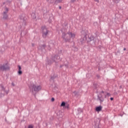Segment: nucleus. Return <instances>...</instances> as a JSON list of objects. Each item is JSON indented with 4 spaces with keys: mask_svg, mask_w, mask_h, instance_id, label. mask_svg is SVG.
<instances>
[{
    "mask_svg": "<svg viewBox=\"0 0 128 128\" xmlns=\"http://www.w3.org/2000/svg\"><path fill=\"white\" fill-rule=\"evenodd\" d=\"M86 40V36H84L83 38L80 39V42L82 44H84Z\"/></svg>",
    "mask_w": 128,
    "mask_h": 128,
    "instance_id": "9d476101",
    "label": "nucleus"
},
{
    "mask_svg": "<svg viewBox=\"0 0 128 128\" xmlns=\"http://www.w3.org/2000/svg\"><path fill=\"white\" fill-rule=\"evenodd\" d=\"M20 20H21L20 21V24H22V26H26V18L24 17V16H20Z\"/></svg>",
    "mask_w": 128,
    "mask_h": 128,
    "instance_id": "6e6552de",
    "label": "nucleus"
},
{
    "mask_svg": "<svg viewBox=\"0 0 128 128\" xmlns=\"http://www.w3.org/2000/svg\"><path fill=\"white\" fill-rule=\"evenodd\" d=\"M102 106H99L96 108V112H100L102 110Z\"/></svg>",
    "mask_w": 128,
    "mask_h": 128,
    "instance_id": "ddd939ff",
    "label": "nucleus"
},
{
    "mask_svg": "<svg viewBox=\"0 0 128 128\" xmlns=\"http://www.w3.org/2000/svg\"><path fill=\"white\" fill-rule=\"evenodd\" d=\"M42 37L44 38H46V36H48V30L46 28V26H42Z\"/></svg>",
    "mask_w": 128,
    "mask_h": 128,
    "instance_id": "20e7f679",
    "label": "nucleus"
},
{
    "mask_svg": "<svg viewBox=\"0 0 128 128\" xmlns=\"http://www.w3.org/2000/svg\"><path fill=\"white\" fill-rule=\"evenodd\" d=\"M38 48V50H44V48H46V44H44L43 45L40 46Z\"/></svg>",
    "mask_w": 128,
    "mask_h": 128,
    "instance_id": "f8f14e48",
    "label": "nucleus"
},
{
    "mask_svg": "<svg viewBox=\"0 0 128 128\" xmlns=\"http://www.w3.org/2000/svg\"><path fill=\"white\" fill-rule=\"evenodd\" d=\"M10 68L8 64H5L2 65L0 66V70L1 72H6V70H9Z\"/></svg>",
    "mask_w": 128,
    "mask_h": 128,
    "instance_id": "7ed1b4c3",
    "label": "nucleus"
},
{
    "mask_svg": "<svg viewBox=\"0 0 128 128\" xmlns=\"http://www.w3.org/2000/svg\"><path fill=\"white\" fill-rule=\"evenodd\" d=\"M58 60H60V56L56 55L55 56L52 57V60H48L46 62V64H52L54 62H56Z\"/></svg>",
    "mask_w": 128,
    "mask_h": 128,
    "instance_id": "39448f33",
    "label": "nucleus"
},
{
    "mask_svg": "<svg viewBox=\"0 0 128 128\" xmlns=\"http://www.w3.org/2000/svg\"><path fill=\"white\" fill-rule=\"evenodd\" d=\"M104 91H102L100 92L98 96V100H100V104L104 102Z\"/></svg>",
    "mask_w": 128,
    "mask_h": 128,
    "instance_id": "423d86ee",
    "label": "nucleus"
},
{
    "mask_svg": "<svg viewBox=\"0 0 128 128\" xmlns=\"http://www.w3.org/2000/svg\"><path fill=\"white\" fill-rule=\"evenodd\" d=\"M74 94L76 95L78 94V92H74Z\"/></svg>",
    "mask_w": 128,
    "mask_h": 128,
    "instance_id": "393cba45",
    "label": "nucleus"
},
{
    "mask_svg": "<svg viewBox=\"0 0 128 128\" xmlns=\"http://www.w3.org/2000/svg\"><path fill=\"white\" fill-rule=\"evenodd\" d=\"M32 18H36V14L34 13H32Z\"/></svg>",
    "mask_w": 128,
    "mask_h": 128,
    "instance_id": "4be33fe9",
    "label": "nucleus"
},
{
    "mask_svg": "<svg viewBox=\"0 0 128 128\" xmlns=\"http://www.w3.org/2000/svg\"><path fill=\"white\" fill-rule=\"evenodd\" d=\"M124 50H126V48H124Z\"/></svg>",
    "mask_w": 128,
    "mask_h": 128,
    "instance_id": "2f4dec72",
    "label": "nucleus"
},
{
    "mask_svg": "<svg viewBox=\"0 0 128 128\" xmlns=\"http://www.w3.org/2000/svg\"><path fill=\"white\" fill-rule=\"evenodd\" d=\"M29 88H32V92H38L40 90H42V86H36L34 84H32Z\"/></svg>",
    "mask_w": 128,
    "mask_h": 128,
    "instance_id": "f03ea898",
    "label": "nucleus"
},
{
    "mask_svg": "<svg viewBox=\"0 0 128 128\" xmlns=\"http://www.w3.org/2000/svg\"><path fill=\"white\" fill-rule=\"evenodd\" d=\"M95 2H99V0H94Z\"/></svg>",
    "mask_w": 128,
    "mask_h": 128,
    "instance_id": "cd10ccee",
    "label": "nucleus"
},
{
    "mask_svg": "<svg viewBox=\"0 0 128 128\" xmlns=\"http://www.w3.org/2000/svg\"><path fill=\"white\" fill-rule=\"evenodd\" d=\"M65 108H70V106H69L68 105H65Z\"/></svg>",
    "mask_w": 128,
    "mask_h": 128,
    "instance_id": "5701e85b",
    "label": "nucleus"
},
{
    "mask_svg": "<svg viewBox=\"0 0 128 128\" xmlns=\"http://www.w3.org/2000/svg\"><path fill=\"white\" fill-rule=\"evenodd\" d=\"M48 2H50V4L54 3V0H46Z\"/></svg>",
    "mask_w": 128,
    "mask_h": 128,
    "instance_id": "aec40b11",
    "label": "nucleus"
},
{
    "mask_svg": "<svg viewBox=\"0 0 128 128\" xmlns=\"http://www.w3.org/2000/svg\"><path fill=\"white\" fill-rule=\"evenodd\" d=\"M100 122V119L98 118L95 119L93 123V126H94V128H99Z\"/></svg>",
    "mask_w": 128,
    "mask_h": 128,
    "instance_id": "0eeeda50",
    "label": "nucleus"
},
{
    "mask_svg": "<svg viewBox=\"0 0 128 128\" xmlns=\"http://www.w3.org/2000/svg\"><path fill=\"white\" fill-rule=\"evenodd\" d=\"M62 30V32H63V31H64V30Z\"/></svg>",
    "mask_w": 128,
    "mask_h": 128,
    "instance_id": "473e14b6",
    "label": "nucleus"
},
{
    "mask_svg": "<svg viewBox=\"0 0 128 128\" xmlns=\"http://www.w3.org/2000/svg\"><path fill=\"white\" fill-rule=\"evenodd\" d=\"M66 102H62V103L61 104V105H60V106H66Z\"/></svg>",
    "mask_w": 128,
    "mask_h": 128,
    "instance_id": "412c9836",
    "label": "nucleus"
},
{
    "mask_svg": "<svg viewBox=\"0 0 128 128\" xmlns=\"http://www.w3.org/2000/svg\"><path fill=\"white\" fill-rule=\"evenodd\" d=\"M58 78V75L54 74L53 76H51V80H54V78Z\"/></svg>",
    "mask_w": 128,
    "mask_h": 128,
    "instance_id": "f3484780",
    "label": "nucleus"
},
{
    "mask_svg": "<svg viewBox=\"0 0 128 128\" xmlns=\"http://www.w3.org/2000/svg\"><path fill=\"white\" fill-rule=\"evenodd\" d=\"M60 2H62V0H56L55 4H60Z\"/></svg>",
    "mask_w": 128,
    "mask_h": 128,
    "instance_id": "a211bd4d",
    "label": "nucleus"
},
{
    "mask_svg": "<svg viewBox=\"0 0 128 128\" xmlns=\"http://www.w3.org/2000/svg\"><path fill=\"white\" fill-rule=\"evenodd\" d=\"M52 102H54V98H52L51 99Z\"/></svg>",
    "mask_w": 128,
    "mask_h": 128,
    "instance_id": "b1692460",
    "label": "nucleus"
},
{
    "mask_svg": "<svg viewBox=\"0 0 128 128\" xmlns=\"http://www.w3.org/2000/svg\"><path fill=\"white\" fill-rule=\"evenodd\" d=\"M76 38V34L72 33V32H63L62 34V38L67 42H70V38Z\"/></svg>",
    "mask_w": 128,
    "mask_h": 128,
    "instance_id": "f257e3e1",
    "label": "nucleus"
},
{
    "mask_svg": "<svg viewBox=\"0 0 128 128\" xmlns=\"http://www.w3.org/2000/svg\"><path fill=\"white\" fill-rule=\"evenodd\" d=\"M114 2H115V4H118L120 2V0H112Z\"/></svg>",
    "mask_w": 128,
    "mask_h": 128,
    "instance_id": "6ab92c4d",
    "label": "nucleus"
},
{
    "mask_svg": "<svg viewBox=\"0 0 128 128\" xmlns=\"http://www.w3.org/2000/svg\"><path fill=\"white\" fill-rule=\"evenodd\" d=\"M5 11L3 12V19L6 20L8 18V8H5Z\"/></svg>",
    "mask_w": 128,
    "mask_h": 128,
    "instance_id": "1a4fd4ad",
    "label": "nucleus"
},
{
    "mask_svg": "<svg viewBox=\"0 0 128 128\" xmlns=\"http://www.w3.org/2000/svg\"><path fill=\"white\" fill-rule=\"evenodd\" d=\"M1 88H2V92H6V94H8V92L6 91V88L4 87V86H1Z\"/></svg>",
    "mask_w": 128,
    "mask_h": 128,
    "instance_id": "dca6fc26",
    "label": "nucleus"
},
{
    "mask_svg": "<svg viewBox=\"0 0 128 128\" xmlns=\"http://www.w3.org/2000/svg\"><path fill=\"white\" fill-rule=\"evenodd\" d=\"M94 40V37L92 36H88V42H92V40Z\"/></svg>",
    "mask_w": 128,
    "mask_h": 128,
    "instance_id": "2eb2a0df",
    "label": "nucleus"
},
{
    "mask_svg": "<svg viewBox=\"0 0 128 128\" xmlns=\"http://www.w3.org/2000/svg\"><path fill=\"white\" fill-rule=\"evenodd\" d=\"M62 66H60V68H62Z\"/></svg>",
    "mask_w": 128,
    "mask_h": 128,
    "instance_id": "f704fd0d",
    "label": "nucleus"
},
{
    "mask_svg": "<svg viewBox=\"0 0 128 128\" xmlns=\"http://www.w3.org/2000/svg\"><path fill=\"white\" fill-rule=\"evenodd\" d=\"M59 8H60V10H62V6H60Z\"/></svg>",
    "mask_w": 128,
    "mask_h": 128,
    "instance_id": "c756f323",
    "label": "nucleus"
},
{
    "mask_svg": "<svg viewBox=\"0 0 128 128\" xmlns=\"http://www.w3.org/2000/svg\"><path fill=\"white\" fill-rule=\"evenodd\" d=\"M32 46H34V44H32Z\"/></svg>",
    "mask_w": 128,
    "mask_h": 128,
    "instance_id": "7c9ffc66",
    "label": "nucleus"
},
{
    "mask_svg": "<svg viewBox=\"0 0 128 128\" xmlns=\"http://www.w3.org/2000/svg\"><path fill=\"white\" fill-rule=\"evenodd\" d=\"M12 86H14V83L12 82Z\"/></svg>",
    "mask_w": 128,
    "mask_h": 128,
    "instance_id": "bb28decb",
    "label": "nucleus"
},
{
    "mask_svg": "<svg viewBox=\"0 0 128 128\" xmlns=\"http://www.w3.org/2000/svg\"><path fill=\"white\" fill-rule=\"evenodd\" d=\"M104 98H106V96H110V94L108 92H104Z\"/></svg>",
    "mask_w": 128,
    "mask_h": 128,
    "instance_id": "4468645a",
    "label": "nucleus"
},
{
    "mask_svg": "<svg viewBox=\"0 0 128 128\" xmlns=\"http://www.w3.org/2000/svg\"><path fill=\"white\" fill-rule=\"evenodd\" d=\"M18 74L19 76H22V67L18 65Z\"/></svg>",
    "mask_w": 128,
    "mask_h": 128,
    "instance_id": "9b49d317",
    "label": "nucleus"
},
{
    "mask_svg": "<svg viewBox=\"0 0 128 128\" xmlns=\"http://www.w3.org/2000/svg\"><path fill=\"white\" fill-rule=\"evenodd\" d=\"M98 78H99V76H97Z\"/></svg>",
    "mask_w": 128,
    "mask_h": 128,
    "instance_id": "72a5a7b5",
    "label": "nucleus"
},
{
    "mask_svg": "<svg viewBox=\"0 0 128 128\" xmlns=\"http://www.w3.org/2000/svg\"><path fill=\"white\" fill-rule=\"evenodd\" d=\"M94 44H96V42H94Z\"/></svg>",
    "mask_w": 128,
    "mask_h": 128,
    "instance_id": "c9c22d12",
    "label": "nucleus"
},
{
    "mask_svg": "<svg viewBox=\"0 0 128 128\" xmlns=\"http://www.w3.org/2000/svg\"><path fill=\"white\" fill-rule=\"evenodd\" d=\"M110 100H114V98H110Z\"/></svg>",
    "mask_w": 128,
    "mask_h": 128,
    "instance_id": "c85d7f7f",
    "label": "nucleus"
},
{
    "mask_svg": "<svg viewBox=\"0 0 128 128\" xmlns=\"http://www.w3.org/2000/svg\"><path fill=\"white\" fill-rule=\"evenodd\" d=\"M71 2H76V0H71Z\"/></svg>",
    "mask_w": 128,
    "mask_h": 128,
    "instance_id": "a878e982",
    "label": "nucleus"
}]
</instances>
